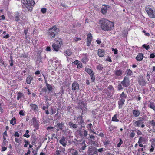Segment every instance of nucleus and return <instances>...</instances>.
<instances>
[{
  "label": "nucleus",
  "mask_w": 155,
  "mask_h": 155,
  "mask_svg": "<svg viewBox=\"0 0 155 155\" xmlns=\"http://www.w3.org/2000/svg\"><path fill=\"white\" fill-rule=\"evenodd\" d=\"M81 149L82 150H84L86 147V145L85 143V141L84 140L81 143Z\"/></svg>",
  "instance_id": "c85d7f7f"
},
{
  "label": "nucleus",
  "mask_w": 155,
  "mask_h": 155,
  "mask_svg": "<svg viewBox=\"0 0 155 155\" xmlns=\"http://www.w3.org/2000/svg\"><path fill=\"white\" fill-rule=\"evenodd\" d=\"M103 143L104 146H107V144H109V142L108 141H105L103 142Z\"/></svg>",
  "instance_id": "603ef678"
},
{
  "label": "nucleus",
  "mask_w": 155,
  "mask_h": 155,
  "mask_svg": "<svg viewBox=\"0 0 155 155\" xmlns=\"http://www.w3.org/2000/svg\"><path fill=\"white\" fill-rule=\"evenodd\" d=\"M79 134L81 137H82L84 136V137H86L87 135V131L84 130L83 134L82 133V132H80Z\"/></svg>",
  "instance_id": "c756f323"
},
{
  "label": "nucleus",
  "mask_w": 155,
  "mask_h": 155,
  "mask_svg": "<svg viewBox=\"0 0 155 155\" xmlns=\"http://www.w3.org/2000/svg\"><path fill=\"white\" fill-rule=\"evenodd\" d=\"M90 75L91 77V79L92 80V81L93 82L95 79V78L94 74L93 73H92L90 74Z\"/></svg>",
  "instance_id": "a19ab883"
},
{
  "label": "nucleus",
  "mask_w": 155,
  "mask_h": 155,
  "mask_svg": "<svg viewBox=\"0 0 155 155\" xmlns=\"http://www.w3.org/2000/svg\"><path fill=\"white\" fill-rule=\"evenodd\" d=\"M147 117L145 116H143L142 117H140L138 118L139 120H141L143 121H146L147 119Z\"/></svg>",
  "instance_id": "f704fd0d"
},
{
  "label": "nucleus",
  "mask_w": 155,
  "mask_h": 155,
  "mask_svg": "<svg viewBox=\"0 0 155 155\" xmlns=\"http://www.w3.org/2000/svg\"><path fill=\"white\" fill-rule=\"evenodd\" d=\"M61 152V151L58 150H56V155H60V153Z\"/></svg>",
  "instance_id": "69168bd1"
},
{
  "label": "nucleus",
  "mask_w": 155,
  "mask_h": 155,
  "mask_svg": "<svg viewBox=\"0 0 155 155\" xmlns=\"http://www.w3.org/2000/svg\"><path fill=\"white\" fill-rule=\"evenodd\" d=\"M143 123H144V121H143L140 120H139L136 121L134 122V124L135 125V126L140 127V125L142 124Z\"/></svg>",
  "instance_id": "4be33fe9"
},
{
  "label": "nucleus",
  "mask_w": 155,
  "mask_h": 155,
  "mask_svg": "<svg viewBox=\"0 0 155 155\" xmlns=\"http://www.w3.org/2000/svg\"><path fill=\"white\" fill-rule=\"evenodd\" d=\"M97 151L100 153H102V152L103 151V148H101L99 149H97Z\"/></svg>",
  "instance_id": "bf43d9fd"
},
{
  "label": "nucleus",
  "mask_w": 155,
  "mask_h": 155,
  "mask_svg": "<svg viewBox=\"0 0 155 155\" xmlns=\"http://www.w3.org/2000/svg\"><path fill=\"white\" fill-rule=\"evenodd\" d=\"M33 78L31 76H29L27 77L26 81L28 84H30L31 80L33 79Z\"/></svg>",
  "instance_id": "393cba45"
},
{
  "label": "nucleus",
  "mask_w": 155,
  "mask_h": 155,
  "mask_svg": "<svg viewBox=\"0 0 155 155\" xmlns=\"http://www.w3.org/2000/svg\"><path fill=\"white\" fill-rule=\"evenodd\" d=\"M30 106L31 108L34 110H37L38 107L36 104H32L30 105Z\"/></svg>",
  "instance_id": "2f4dec72"
},
{
  "label": "nucleus",
  "mask_w": 155,
  "mask_h": 155,
  "mask_svg": "<svg viewBox=\"0 0 155 155\" xmlns=\"http://www.w3.org/2000/svg\"><path fill=\"white\" fill-rule=\"evenodd\" d=\"M53 85L51 84H48L47 83L46 87L48 89V93H49L51 92V91H52L53 90L52 88Z\"/></svg>",
  "instance_id": "dca6fc26"
},
{
  "label": "nucleus",
  "mask_w": 155,
  "mask_h": 155,
  "mask_svg": "<svg viewBox=\"0 0 155 155\" xmlns=\"http://www.w3.org/2000/svg\"><path fill=\"white\" fill-rule=\"evenodd\" d=\"M86 106H85L82 107V109H80L82 111V115H84L87 111V108Z\"/></svg>",
  "instance_id": "473e14b6"
},
{
  "label": "nucleus",
  "mask_w": 155,
  "mask_h": 155,
  "mask_svg": "<svg viewBox=\"0 0 155 155\" xmlns=\"http://www.w3.org/2000/svg\"><path fill=\"white\" fill-rule=\"evenodd\" d=\"M78 68H80L82 67V64L80 62L77 65Z\"/></svg>",
  "instance_id": "6e6d98bb"
},
{
  "label": "nucleus",
  "mask_w": 155,
  "mask_h": 155,
  "mask_svg": "<svg viewBox=\"0 0 155 155\" xmlns=\"http://www.w3.org/2000/svg\"><path fill=\"white\" fill-rule=\"evenodd\" d=\"M147 141V139L142 137H140L139 138L138 141V143H145Z\"/></svg>",
  "instance_id": "6ab92c4d"
},
{
  "label": "nucleus",
  "mask_w": 155,
  "mask_h": 155,
  "mask_svg": "<svg viewBox=\"0 0 155 155\" xmlns=\"http://www.w3.org/2000/svg\"><path fill=\"white\" fill-rule=\"evenodd\" d=\"M150 58H153L155 57V55L153 53L151 54L150 55Z\"/></svg>",
  "instance_id": "0e129e2a"
},
{
  "label": "nucleus",
  "mask_w": 155,
  "mask_h": 155,
  "mask_svg": "<svg viewBox=\"0 0 155 155\" xmlns=\"http://www.w3.org/2000/svg\"><path fill=\"white\" fill-rule=\"evenodd\" d=\"M137 133L138 135H141L142 134V132L139 130H137Z\"/></svg>",
  "instance_id": "052dcab7"
},
{
  "label": "nucleus",
  "mask_w": 155,
  "mask_h": 155,
  "mask_svg": "<svg viewBox=\"0 0 155 155\" xmlns=\"http://www.w3.org/2000/svg\"><path fill=\"white\" fill-rule=\"evenodd\" d=\"M149 107L150 108L153 109L154 111H155V105L154 103L153 102H150V105H149Z\"/></svg>",
  "instance_id": "cd10ccee"
},
{
  "label": "nucleus",
  "mask_w": 155,
  "mask_h": 155,
  "mask_svg": "<svg viewBox=\"0 0 155 155\" xmlns=\"http://www.w3.org/2000/svg\"><path fill=\"white\" fill-rule=\"evenodd\" d=\"M64 123L63 122L61 123H57L56 125L54 126V128L56 129L57 131H59L60 130H62L64 127Z\"/></svg>",
  "instance_id": "0eeeda50"
},
{
  "label": "nucleus",
  "mask_w": 155,
  "mask_h": 155,
  "mask_svg": "<svg viewBox=\"0 0 155 155\" xmlns=\"http://www.w3.org/2000/svg\"><path fill=\"white\" fill-rule=\"evenodd\" d=\"M19 114L20 115H22L24 116L25 115V114L23 112V111L22 110H21L19 112Z\"/></svg>",
  "instance_id": "864d4df0"
},
{
  "label": "nucleus",
  "mask_w": 155,
  "mask_h": 155,
  "mask_svg": "<svg viewBox=\"0 0 155 155\" xmlns=\"http://www.w3.org/2000/svg\"><path fill=\"white\" fill-rule=\"evenodd\" d=\"M97 150V148L96 147L93 146L89 147L87 151L88 155H94V154L98 155Z\"/></svg>",
  "instance_id": "39448f33"
},
{
  "label": "nucleus",
  "mask_w": 155,
  "mask_h": 155,
  "mask_svg": "<svg viewBox=\"0 0 155 155\" xmlns=\"http://www.w3.org/2000/svg\"><path fill=\"white\" fill-rule=\"evenodd\" d=\"M51 115L54 114L56 112V109L55 108H51Z\"/></svg>",
  "instance_id": "c03bdc74"
},
{
  "label": "nucleus",
  "mask_w": 155,
  "mask_h": 155,
  "mask_svg": "<svg viewBox=\"0 0 155 155\" xmlns=\"http://www.w3.org/2000/svg\"><path fill=\"white\" fill-rule=\"evenodd\" d=\"M127 74L129 75H131L132 74V71L130 69L128 70L127 71Z\"/></svg>",
  "instance_id": "a18cd8bd"
},
{
  "label": "nucleus",
  "mask_w": 155,
  "mask_h": 155,
  "mask_svg": "<svg viewBox=\"0 0 155 155\" xmlns=\"http://www.w3.org/2000/svg\"><path fill=\"white\" fill-rule=\"evenodd\" d=\"M68 150L70 152H71V154L72 155H79L78 150H76L73 149H69Z\"/></svg>",
  "instance_id": "aec40b11"
},
{
  "label": "nucleus",
  "mask_w": 155,
  "mask_h": 155,
  "mask_svg": "<svg viewBox=\"0 0 155 155\" xmlns=\"http://www.w3.org/2000/svg\"><path fill=\"white\" fill-rule=\"evenodd\" d=\"M47 91V89L46 87L43 88L42 89L41 91L42 92H45V93H46Z\"/></svg>",
  "instance_id": "4d7b16f0"
},
{
  "label": "nucleus",
  "mask_w": 155,
  "mask_h": 155,
  "mask_svg": "<svg viewBox=\"0 0 155 155\" xmlns=\"http://www.w3.org/2000/svg\"><path fill=\"white\" fill-rule=\"evenodd\" d=\"M118 116V114H116L114 115L112 118V121H113L118 122L119 120L117 119V116Z\"/></svg>",
  "instance_id": "7c9ffc66"
},
{
  "label": "nucleus",
  "mask_w": 155,
  "mask_h": 155,
  "mask_svg": "<svg viewBox=\"0 0 155 155\" xmlns=\"http://www.w3.org/2000/svg\"><path fill=\"white\" fill-rule=\"evenodd\" d=\"M114 90L113 87L111 85H109L106 89L103 91L104 93L107 95L108 96H110L111 92Z\"/></svg>",
  "instance_id": "423d86ee"
},
{
  "label": "nucleus",
  "mask_w": 155,
  "mask_h": 155,
  "mask_svg": "<svg viewBox=\"0 0 155 155\" xmlns=\"http://www.w3.org/2000/svg\"><path fill=\"white\" fill-rule=\"evenodd\" d=\"M40 62L42 63V61L40 59H38L36 61V63L37 64H39V63H40Z\"/></svg>",
  "instance_id": "13d9d810"
},
{
  "label": "nucleus",
  "mask_w": 155,
  "mask_h": 155,
  "mask_svg": "<svg viewBox=\"0 0 155 155\" xmlns=\"http://www.w3.org/2000/svg\"><path fill=\"white\" fill-rule=\"evenodd\" d=\"M59 143L63 146L65 147L67 145L66 138L64 136H62L61 139L60 140Z\"/></svg>",
  "instance_id": "ddd939ff"
},
{
  "label": "nucleus",
  "mask_w": 155,
  "mask_h": 155,
  "mask_svg": "<svg viewBox=\"0 0 155 155\" xmlns=\"http://www.w3.org/2000/svg\"><path fill=\"white\" fill-rule=\"evenodd\" d=\"M15 20L16 21H18L20 20V13L16 12L15 14Z\"/></svg>",
  "instance_id": "bb28decb"
},
{
  "label": "nucleus",
  "mask_w": 155,
  "mask_h": 155,
  "mask_svg": "<svg viewBox=\"0 0 155 155\" xmlns=\"http://www.w3.org/2000/svg\"><path fill=\"white\" fill-rule=\"evenodd\" d=\"M120 98H126L127 97V96L125 95L124 92H122V94H120Z\"/></svg>",
  "instance_id": "4c0bfd02"
},
{
  "label": "nucleus",
  "mask_w": 155,
  "mask_h": 155,
  "mask_svg": "<svg viewBox=\"0 0 155 155\" xmlns=\"http://www.w3.org/2000/svg\"><path fill=\"white\" fill-rule=\"evenodd\" d=\"M133 114L135 117H137L139 116L140 114V112L139 110H133L132 111Z\"/></svg>",
  "instance_id": "a211bd4d"
},
{
  "label": "nucleus",
  "mask_w": 155,
  "mask_h": 155,
  "mask_svg": "<svg viewBox=\"0 0 155 155\" xmlns=\"http://www.w3.org/2000/svg\"><path fill=\"white\" fill-rule=\"evenodd\" d=\"M7 149V147H4L3 146L2 148V151H5Z\"/></svg>",
  "instance_id": "e2e57ef3"
},
{
  "label": "nucleus",
  "mask_w": 155,
  "mask_h": 155,
  "mask_svg": "<svg viewBox=\"0 0 155 155\" xmlns=\"http://www.w3.org/2000/svg\"><path fill=\"white\" fill-rule=\"evenodd\" d=\"M115 73L116 75L117 76H120L123 74L122 71L120 70H115Z\"/></svg>",
  "instance_id": "a878e982"
},
{
  "label": "nucleus",
  "mask_w": 155,
  "mask_h": 155,
  "mask_svg": "<svg viewBox=\"0 0 155 155\" xmlns=\"http://www.w3.org/2000/svg\"><path fill=\"white\" fill-rule=\"evenodd\" d=\"M78 108L80 109H82V107L85 106H86L87 104L85 102L81 100H79L78 103Z\"/></svg>",
  "instance_id": "4468645a"
},
{
  "label": "nucleus",
  "mask_w": 155,
  "mask_h": 155,
  "mask_svg": "<svg viewBox=\"0 0 155 155\" xmlns=\"http://www.w3.org/2000/svg\"><path fill=\"white\" fill-rule=\"evenodd\" d=\"M15 120H16V119L15 117H14L13 118H12V119L11 120H10V124H13L14 120H15L14 122V123L12 124V125H14V124H16Z\"/></svg>",
  "instance_id": "79ce46f5"
},
{
  "label": "nucleus",
  "mask_w": 155,
  "mask_h": 155,
  "mask_svg": "<svg viewBox=\"0 0 155 155\" xmlns=\"http://www.w3.org/2000/svg\"><path fill=\"white\" fill-rule=\"evenodd\" d=\"M138 82L140 85L145 86L146 83L145 80L142 75H140L138 77Z\"/></svg>",
  "instance_id": "1a4fd4ad"
},
{
  "label": "nucleus",
  "mask_w": 155,
  "mask_h": 155,
  "mask_svg": "<svg viewBox=\"0 0 155 155\" xmlns=\"http://www.w3.org/2000/svg\"><path fill=\"white\" fill-rule=\"evenodd\" d=\"M59 31V28H57L56 27L54 26L49 29L48 31V35L52 38H54Z\"/></svg>",
  "instance_id": "7ed1b4c3"
},
{
  "label": "nucleus",
  "mask_w": 155,
  "mask_h": 155,
  "mask_svg": "<svg viewBox=\"0 0 155 155\" xmlns=\"http://www.w3.org/2000/svg\"><path fill=\"white\" fill-rule=\"evenodd\" d=\"M112 51L114 52V53L115 54H117L118 50L117 49H114L113 48H112Z\"/></svg>",
  "instance_id": "8fccbe9b"
},
{
  "label": "nucleus",
  "mask_w": 155,
  "mask_h": 155,
  "mask_svg": "<svg viewBox=\"0 0 155 155\" xmlns=\"http://www.w3.org/2000/svg\"><path fill=\"white\" fill-rule=\"evenodd\" d=\"M118 88L119 90H120L123 89V88L122 87V86L121 84H119L118 85Z\"/></svg>",
  "instance_id": "3c124183"
},
{
  "label": "nucleus",
  "mask_w": 155,
  "mask_h": 155,
  "mask_svg": "<svg viewBox=\"0 0 155 155\" xmlns=\"http://www.w3.org/2000/svg\"><path fill=\"white\" fill-rule=\"evenodd\" d=\"M85 70L89 74H91L93 73L92 70L91 69L88 68H86L85 69Z\"/></svg>",
  "instance_id": "c9c22d12"
},
{
  "label": "nucleus",
  "mask_w": 155,
  "mask_h": 155,
  "mask_svg": "<svg viewBox=\"0 0 155 155\" xmlns=\"http://www.w3.org/2000/svg\"><path fill=\"white\" fill-rule=\"evenodd\" d=\"M121 84L124 87H127L129 85V78L125 77L123 80L121 82Z\"/></svg>",
  "instance_id": "9b49d317"
},
{
  "label": "nucleus",
  "mask_w": 155,
  "mask_h": 155,
  "mask_svg": "<svg viewBox=\"0 0 155 155\" xmlns=\"http://www.w3.org/2000/svg\"><path fill=\"white\" fill-rule=\"evenodd\" d=\"M59 40L58 41L59 44H53L52 45V47L53 48L54 50L57 51H58L61 47V44H62V41L61 39H59Z\"/></svg>",
  "instance_id": "6e6552de"
},
{
  "label": "nucleus",
  "mask_w": 155,
  "mask_h": 155,
  "mask_svg": "<svg viewBox=\"0 0 155 155\" xmlns=\"http://www.w3.org/2000/svg\"><path fill=\"white\" fill-rule=\"evenodd\" d=\"M8 144V142L7 141L3 140L2 143V145L3 146H6Z\"/></svg>",
  "instance_id": "49530a36"
},
{
  "label": "nucleus",
  "mask_w": 155,
  "mask_h": 155,
  "mask_svg": "<svg viewBox=\"0 0 155 155\" xmlns=\"http://www.w3.org/2000/svg\"><path fill=\"white\" fill-rule=\"evenodd\" d=\"M99 24L102 30L107 31L111 30L114 26L113 22L104 18H102L100 20Z\"/></svg>",
  "instance_id": "f257e3e1"
},
{
  "label": "nucleus",
  "mask_w": 155,
  "mask_h": 155,
  "mask_svg": "<svg viewBox=\"0 0 155 155\" xmlns=\"http://www.w3.org/2000/svg\"><path fill=\"white\" fill-rule=\"evenodd\" d=\"M19 134L18 133V132H16L15 133V134L14 135V136L15 137H19Z\"/></svg>",
  "instance_id": "680f3d73"
},
{
  "label": "nucleus",
  "mask_w": 155,
  "mask_h": 155,
  "mask_svg": "<svg viewBox=\"0 0 155 155\" xmlns=\"http://www.w3.org/2000/svg\"><path fill=\"white\" fill-rule=\"evenodd\" d=\"M145 10L150 17L152 18H155V10H153L149 6L146 7Z\"/></svg>",
  "instance_id": "20e7f679"
},
{
  "label": "nucleus",
  "mask_w": 155,
  "mask_h": 155,
  "mask_svg": "<svg viewBox=\"0 0 155 155\" xmlns=\"http://www.w3.org/2000/svg\"><path fill=\"white\" fill-rule=\"evenodd\" d=\"M125 101V100L124 98H121L118 102L119 105V108L121 109L122 108V106Z\"/></svg>",
  "instance_id": "2eb2a0df"
},
{
  "label": "nucleus",
  "mask_w": 155,
  "mask_h": 155,
  "mask_svg": "<svg viewBox=\"0 0 155 155\" xmlns=\"http://www.w3.org/2000/svg\"><path fill=\"white\" fill-rule=\"evenodd\" d=\"M72 89L73 91H76L79 89V85L78 83L74 81L72 84Z\"/></svg>",
  "instance_id": "9d476101"
},
{
  "label": "nucleus",
  "mask_w": 155,
  "mask_h": 155,
  "mask_svg": "<svg viewBox=\"0 0 155 155\" xmlns=\"http://www.w3.org/2000/svg\"><path fill=\"white\" fill-rule=\"evenodd\" d=\"M21 2L24 4V5L30 11L32 10V6L35 4V2L33 0H21Z\"/></svg>",
  "instance_id": "f03ea898"
},
{
  "label": "nucleus",
  "mask_w": 155,
  "mask_h": 155,
  "mask_svg": "<svg viewBox=\"0 0 155 155\" xmlns=\"http://www.w3.org/2000/svg\"><path fill=\"white\" fill-rule=\"evenodd\" d=\"M92 35L91 33L88 34L87 35V46H89L91 44L92 39Z\"/></svg>",
  "instance_id": "f8f14e48"
},
{
  "label": "nucleus",
  "mask_w": 155,
  "mask_h": 155,
  "mask_svg": "<svg viewBox=\"0 0 155 155\" xmlns=\"http://www.w3.org/2000/svg\"><path fill=\"white\" fill-rule=\"evenodd\" d=\"M107 10V7L106 6L104 5V7H103L101 9V12L103 14H105Z\"/></svg>",
  "instance_id": "5701e85b"
},
{
  "label": "nucleus",
  "mask_w": 155,
  "mask_h": 155,
  "mask_svg": "<svg viewBox=\"0 0 155 155\" xmlns=\"http://www.w3.org/2000/svg\"><path fill=\"white\" fill-rule=\"evenodd\" d=\"M9 37V35L8 34H7L6 35L4 36L3 37V38H4L7 39Z\"/></svg>",
  "instance_id": "774afa93"
},
{
  "label": "nucleus",
  "mask_w": 155,
  "mask_h": 155,
  "mask_svg": "<svg viewBox=\"0 0 155 155\" xmlns=\"http://www.w3.org/2000/svg\"><path fill=\"white\" fill-rule=\"evenodd\" d=\"M151 148L150 149V152H153V151L154 150V148L153 147V145H151Z\"/></svg>",
  "instance_id": "338daca9"
},
{
  "label": "nucleus",
  "mask_w": 155,
  "mask_h": 155,
  "mask_svg": "<svg viewBox=\"0 0 155 155\" xmlns=\"http://www.w3.org/2000/svg\"><path fill=\"white\" fill-rule=\"evenodd\" d=\"M103 67H102L101 64H98V65L97 66V69L100 70H102Z\"/></svg>",
  "instance_id": "e433bc0d"
},
{
  "label": "nucleus",
  "mask_w": 155,
  "mask_h": 155,
  "mask_svg": "<svg viewBox=\"0 0 155 155\" xmlns=\"http://www.w3.org/2000/svg\"><path fill=\"white\" fill-rule=\"evenodd\" d=\"M41 12L43 13H45L46 12V9L43 8L41 9Z\"/></svg>",
  "instance_id": "09e8293b"
},
{
  "label": "nucleus",
  "mask_w": 155,
  "mask_h": 155,
  "mask_svg": "<svg viewBox=\"0 0 155 155\" xmlns=\"http://www.w3.org/2000/svg\"><path fill=\"white\" fill-rule=\"evenodd\" d=\"M104 50L99 49L98 50V55L99 57H103L104 55Z\"/></svg>",
  "instance_id": "b1692460"
},
{
  "label": "nucleus",
  "mask_w": 155,
  "mask_h": 155,
  "mask_svg": "<svg viewBox=\"0 0 155 155\" xmlns=\"http://www.w3.org/2000/svg\"><path fill=\"white\" fill-rule=\"evenodd\" d=\"M142 47L145 48L146 50H148L150 48V46L149 45H147L146 44H144L142 46Z\"/></svg>",
  "instance_id": "37998d69"
},
{
  "label": "nucleus",
  "mask_w": 155,
  "mask_h": 155,
  "mask_svg": "<svg viewBox=\"0 0 155 155\" xmlns=\"http://www.w3.org/2000/svg\"><path fill=\"white\" fill-rule=\"evenodd\" d=\"M17 99L19 100L23 96V94L21 92H18L17 94Z\"/></svg>",
  "instance_id": "72a5a7b5"
},
{
  "label": "nucleus",
  "mask_w": 155,
  "mask_h": 155,
  "mask_svg": "<svg viewBox=\"0 0 155 155\" xmlns=\"http://www.w3.org/2000/svg\"><path fill=\"white\" fill-rule=\"evenodd\" d=\"M66 53L68 56H69L72 54V52L70 50L68 49L66 51Z\"/></svg>",
  "instance_id": "ea45409f"
},
{
  "label": "nucleus",
  "mask_w": 155,
  "mask_h": 155,
  "mask_svg": "<svg viewBox=\"0 0 155 155\" xmlns=\"http://www.w3.org/2000/svg\"><path fill=\"white\" fill-rule=\"evenodd\" d=\"M68 125L74 129H76L78 127V124H74L71 122H69Z\"/></svg>",
  "instance_id": "412c9836"
},
{
  "label": "nucleus",
  "mask_w": 155,
  "mask_h": 155,
  "mask_svg": "<svg viewBox=\"0 0 155 155\" xmlns=\"http://www.w3.org/2000/svg\"><path fill=\"white\" fill-rule=\"evenodd\" d=\"M143 58V54L142 53H139L136 57V59L137 61H141Z\"/></svg>",
  "instance_id": "f3484780"
},
{
  "label": "nucleus",
  "mask_w": 155,
  "mask_h": 155,
  "mask_svg": "<svg viewBox=\"0 0 155 155\" xmlns=\"http://www.w3.org/2000/svg\"><path fill=\"white\" fill-rule=\"evenodd\" d=\"M150 123L153 126V128H154L155 126V122L153 120H152L150 122Z\"/></svg>",
  "instance_id": "de8ad7c7"
},
{
  "label": "nucleus",
  "mask_w": 155,
  "mask_h": 155,
  "mask_svg": "<svg viewBox=\"0 0 155 155\" xmlns=\"http://www.w3.org/2000/svg\"><path fill=\"white\" fill-rule=\"evenodd\" d=\"M135 131V130H131V131H132V132L130 133V137L131 138L133 137L135 135V133H134V132Z\"/></svg>",
  "instance_id": "58836bf2"
},
{
  "label": "nucleus",
  "mask_w": 155,
  "mask_h": 155,
  "mask_svg": "<svg viewBox=\"0 0 155 155\" xmlns=\"http://www.w3.org/2000/svg\"><path fill=\"white\" fill-rule=\"evenodd\" d=\"M133 0H125V1L127 3L130 4L132 3Z\"/></svg>",
  "instance_id": "5fc2aeb1"
}]
</instances>
